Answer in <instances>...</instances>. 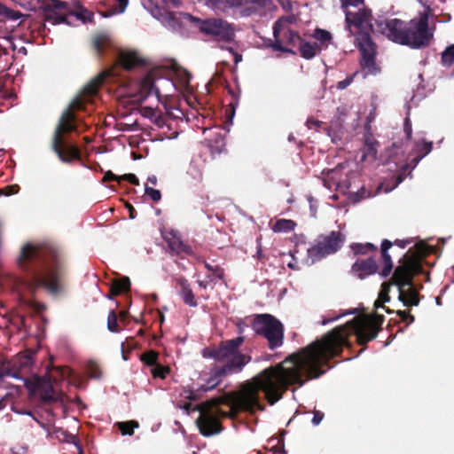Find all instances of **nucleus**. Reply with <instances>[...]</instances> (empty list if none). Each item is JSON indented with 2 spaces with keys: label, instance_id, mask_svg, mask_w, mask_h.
I'll return each instance as SVG.
<instances>
[{
  "label": "nucleus",
  "instance_id": "nucleus-1",
  "mask_svg": "<svg viewBox=\"0 0 454 454\" xmlns=\"http://www.w3.org/2000/svg\"><path fill=\"white\" fill-rule=\"evenodd\" d=\"M384 319V316L379 314L373 317H356L333 328L320 340L289 355L285 359V363L291 365V371L287 374L289 381H284L283 387H286L288 383H298L301 387L307 380L320 377L325 373L322 367L332 358L340 356L344 347L351 346L348 341L349 335H356L359 345H366L376 339Z\"/></svg>",
  "mask_w": 454,
  "mask_h": 454
},
{
  "label": "nucleus",
  "instance_id": "nucleus-2",
  "mask_svg": "<svg viewBox=\"0 0 454 454\" xmlns=\"http://www.w3.org/2000/svg\"><path fill=\"white\" fill-rule=\"evenodd\" d=\"M291 371L290 364L285 360L276 365L262 370L250 380L243 383L235 395L228 400L226 397L212 398L200 404V416L197 425L204 436H211L222 430L218 417H234L239 411H254L263 410L260 402V392L265 395L267 402L273 405L279 401L290 386L298 383H288L283 387L285 382L289 381L288 375Z\"/></svg>",
  "mask_w": 454,
  "mask_h": 454
},
{
  "label": "nucleus",
  "instance_id": "nucleus-3",
  "mask_svg": "<svg viewBox=\"0 0 454 454\" xmlns=\"http://www.w3.org/2000/svg\"><path fill=\"white\" fill-rule=\"evenodd\" d=\"M17 264L24 274L23 285L32 299L28 304L37 312L45 304L35 301L40 288L56 294L61 291L65 275V258L61 249L52 241L27 242L21 247Z\"/></svg>",
  "mask_w": 454,
  "mask_h": 454
},
{
  "label": "nucleus",
  "instance_id": "nucleus-4",
  "mask_svg": "<svg viewBox=\"0 0 454 454\" xmlns=\"http://www.w3.org/2000/svg\"><path fill=\"white\" fill-rule=\"evenodd\" d=\"M432 248L425 242L417 243L400 260L392 276V281L398 287V299L406 307L418 306L419 294L413 286V278L423 273L422 259L431 253Z\"/></svg>",
  "mask_w": 454,
  "mask_h": 454
},
{
  "label": "nucleus",
  "instance_id": "nucleus-5",
  "mask_svg": "<svg viewBox=\"0 0 454 454\" xmlns=\"http://www.w3.org/2000/svg\"><path fill=\"white\" fill-rule=\"evenodd\" d=\"M377 30L394 43L410 46L412 49L427 47L433 39L428 28V16L421 13L419 19L405 22L399 19L376 21Z\"/></svg>",
  "mask_w": 454,
  "mask_h": 454
},
{
  "label": "nucleus",
  "instance_id": "nucleus-6",
  "mask_svg": "<svg viewBox=\"0 0 454 454\" xmlns=\"http://www.w3.org/2000/svg\"><path fill=\"white\" fill-rule=\"evenodd\" d=\"M76 116L71 108H67L61 114L51 138V149L60 161L70 164L74 160H82L80 148L67 143L65 135L78 130Z\"/></svg>",
  "mask_w": 454,
  "mask_h": 454
},
{
  "label": "nucleus",
  "instance_id": "nucleus-7",
  "mask_svg": "<svg viewBox=\"0 0 454 454\" xmlns=\"http://www.w3.org/2000/svg\"><path fill=\"white\" fill-rule=\"evenodd\" d=\"M254 333L266 340L267 348L275 350L284 344L285 327L282 322L271 314H256L250 325Z\"/></svg>",
  "mask_w": 454,
  "mask_h": 454
},
{
  "label": "nucleus",
  "instance_id": "nucleus-8",
  "mask_svg": "<svg viewBox=\"0 0 454 454\" xmlns=\"http://www.w3.org/2000/svg\"><path fill=\"white\" fill-rule=\"evenodd\" d=\"M185 18L194 23L200 31L214 40L223 43H231L235 37V29L231 24L223 19L201 20L186 13Z\"/></svg>",
  "mask_w": 454,
  "mask_h": 454
},
{
  "label": "nucleus",
  "instance_id": "nucleus-9",
  "mask_svg": "<svg viewBox=\"0 0 454 454\" xmlns=\"http://www.w3.org/2000/svg\"><path fill=\"white\" fill-rule=\"evenodd\" d=\"M344 242L345 235L340 231H333L329 234L319 235L316 243L308 249V255L312 262H316L338 252Z\"/></svg>",
  "mask_w": 454,
  "mask_h": 454
},
{
  "label": "nucleus",
  "instance_id": "nucleus-10",
  "mask_svg": "<svg viewBox=\"0 0 454 454\" xmlns=\"http://www.w3.org/2000/svg\"><path fill=\"white\" fill-rule=\"evenodd\" d=\"M346 28L348 31V36H354L355 42H358L361 35H367L371 36L372 31V11L370 9H360L356 12H346Z\"/></svg>",
  "mask_w": 454,
  "mask_h": 454
},
{
  "label": "nucleus",
  "instance_id": "nucleus-11",
  "mask_svg": "<svg viewBox=\"0 0 454 454\" xmlns=\"http://www.w3.org/2000/svg\"><path fill=\"white\" fill-rule=\"evenodd\" d=\"M357 49L361 53L360 67L365 75H375L380 68L376 64V44L372 42V37L367 35H361L358 42H355Z\"/></svg>",
  "mask_w": 454,
  "mask_h": 454
},
{
  "label": "nucleus",
  "instance_id": "nucleus-12",
  "mask_svg": "<svg viewBox=\"0 0 454 454\" xmlns=\"http://www.w3.org/2000/svg\"><path fill=\"white\" fill-rule=\"evenodd\" d=\"M114 76V71L112 69L106 70L98 74L94 77L82 90L81 93L82 98H76L73 101L68 108L81 110L83 106L82 100L89 101L91 98L98 94V89L104 84V82Z\"/></svg>",
  "mask_w": 454,
  "mask_h": 454
},
{
  "label": "nucleus",
  "instance_id": "nucleus-13",
  "mask_svg": "<svg viewBox=\"0 0 454 454\" xmlns=\"http://www.w3.org/2000/svg\"><path fill=\"white\" fill-rule=\"evenodd\" d=\"M153 95L157 98L158 102L162 101V95L154 85L153 74L150 72L146 74L137 84V93L132 96L134 98L133 102L142 103L147 98Z\"/></svg>",
  "mask_w": 454,
  "mask_h": 454
},
{
  "label": "nucleus",
  "instance_id": "nucleus-14",
  "mask_svg": "<svg viewBox=\"0 0 454 454\" xmlns=\"http://www.w3.org/2000/svg\"><path fill=\"white\" fill-rule=\"evenodd\" d=\"M245 338L239 336L237 338L222 341L220 345L211 351V357L219 362H223L231 356L239 353V348L243 344Z\"/></svg>",
  "mask_w": 454,
  "mask_h": 454
},
{
  "label": "nucleus",
  "instance_id": "nucleus-15",
  "mask_svg": "<svg viewBox=\"0 0 454 454\" xmlns=\"http://www.w3.org/2000/svg\"><path fill=\"white\" fill-rule=\"evenodd\" d=\"M379 266L372 256L366 259H357L351 266L350 274L359 279H364L378 271Z\"/></svg>",
  "mask_w": 454,
  "mask_h": 454
},
{
  "label": "nucleus",
  "instance_id": "nucleus-16",
  "mask_svg": "<svg viewBox=\"0 0 454 454\" xmlns=\"http://www.w3.org/2000/svg\"><path fill=\"white\" fill-rule=\"evenodd\" d=\"M224 377L226 376L220 373V369L218 366L214 367L211 370V375L207 380V381L204 384H201L200 387H198L196 390L190 391L189 395H187V398L192 401L199 399L201 394L215 388L222 382Z\"/></svg>",
  "mask_w": 454,
  "mask_h": 454
},
{
  "label": "nucleus",
  "instance_id": "nucleus-17",
  "mask_svg": "<svg viewBox=\"0 0 454 454\" xmlns=\"http://www.w3.org/2000/svg\"><path fill=\"white\" fill-rule=\"evenodd\" d=\"M251 359L252 357L249 355L240 352L231 356L225 360V364L223 366H218L220 373L225 376L239 373L243 370L244 366L251 361Z\"/></svg>",
  "mask_w": 454,
  "mask_h": 454
},
{
  "label": "nucleus",
  "instance_id": "nucleus-18",
  "mask_svg": "<svg viewBox=\"0 0 454 454\" xmlns=\"http://www.w3.org/2000/svg\"><path fill=\"white\" fill-rule=\"evenodd\" d=\"M44 4L45 20L52 23L53 25L67 22V17L56 12L58 9H62L67 6L65 2L60 0H46Z\"/></svg>",
  "mask_w": 454,
  "mask_h": 454
},
{
  "label": "nucleus",
  "instance_id": "nucleus-19",
  "mask_svg": "<svg viewBox=\"0 0 454 454\" xmlns=\"http://www.w3.org/2000/svg\"><path fill=\"white\" fill-rule=\"evenodd\" d=\"M119 63L126 70H132L136 67L147 66L148 62L136 51H121L119 54Z\"/></svg>",
  "mask_w": 454,
  "mask_h": 454
},
{
  "label": "nucleus",
  "instance_id": "nucleus-20",
  "mask_svg": "<svg viewBox=\"0 0 454 454\" xmlns=\"http://www.w3.org/2000/svg\"><path fill=\"white\" fill-rule=\"evenodd\" d=\"M291 22V19L288 17H282L278 19L273 25V36L274 43L270 45L271 48L276 51L294 53L291 49L283 46V41L280 39V35L283 30V22Z\"/></svg>",
  "mask_w": 454,
  "mask_h": 454
},
{
  "label": "nucleus",
  "instance_id": "nucleus-21",
  "mask_svg": "<svg viewBox=\"0 0 454 454\" xmlns=\"http://www.w3.org/2000/svg\"><path fill=\"white\" fill-rule=\"evenodd\" d=\"M33 353L19 355L11 361L12 364H13L17 372H19L23 376V381L25 385H27L28 382V380L26 378V374L33 364Z\"/></svg>",
  "mask_w": 454,
  "mask_h": 454
},
{
  "label": "nucleus",
  "instance_id": "nucleus-22",
  "mask_svg": "<svg viewBox=\"0 0 454 454\" xmlns=\"http://www.w3.org/2000/svg\"><path fill=\"white\" fill-rule=\"evenodd\" d=\"M169 249L176 254H191L192 249L190 246L186 245L180 237L175 234L173 231L165 238Z\"/></svg>",
  "mask_w": 454,
  "mask_h": 454
},
{
  "label": "nucleus",
  "instance_id": "nucleus-23",
  "mask_svg": "<svg viewBox=\"0 0 454 454\" xmlns=\"http://www.w3.org/2000/svg\"><path fill=\"white\" fill-rule=\"evenodd\" d=\"M176 285L179 286L178 293L181 295L183 301L190 307H197L198 302L188 280L183 277L178 278L176 279Z\"/></svg>",
  "mask_w": 454,
  "mask_h": 454
},
{
  "label": "nucleus",
  "instance_id": "nucleus-24",
  "mask_svg": "<svg viewBox=\"0 0 454 454\" xmlns=\"http://www.w3.org/2000/svg\"><path fill=\"white\" fill-rule=\"evenodd\" d=\"M392 246L393 243L388 239H384L381 243L380 253L384 267L380 272V275L383 278L387 277L393 269V262L390 254H388V250Z\"/></svg>",
  "mask_w": 454,
  "mask_h": 454
},
{
  "label": "nucleus",
  "instance_id": "nucleus-25",
  "mask_svg": "<svg viewBox=\"0 0 454 454\" xmlns=\"http://www.w3.org/2000/svg\"><path fill=\"white\" fill-rule=\"evenodd\" d=\"M130 289V280L128 277L115 278L112 281L110 294L113 296L120 295L129 292Z\"/></svg>",
  "mask_w": 454,
  "mask_h": 454
},
{
  "label": "nucleus",
  "instance_id": "nucleus-26",
  "mask_svg": "<svg viewBox=\"0 0 454 454\" xmlns=\"http://www.w3.org/2000/svg\"><path fill=\"white\" fill-rule=\"evenodd\" d=\"M300 53L301 56L306 59L314 58L317 53L321 50L317 43L305 42L301 39L300 41Z\"/></svg>",
  "mask_w": 454,
  "mask_h": 454
},
{
  "label": "nucleus",
  "instance_id": "nucleus-27",
  "mask_svg": "<svg viewBox=\"0 0 454 454\" xmlns=\"http://www.w3.org/2000/svg\"><path fill=\"white\" fill-rule=\"evenodd\" d=\"M207 141L212 154L221 153L225 149V139L220 132L215 133L212 138H208Z\"/></svg>",
  "mask_w": 454,
  "mask_h": 454
},
{
  "label": "nucleus",
  "instance_id": "nucleus-28",
  "mask_svg": "<svg viewBox=\"0 0 454 454\" xmlns=\"http://www.w3.org/2000/svg\"><path fill=\"white\" fill-rule=\"evenodd\" d=\"M379 142L375 140L372 136H367L364 140L363 160L367 157H371L375 160L378 153Z\"/></svg>",
  "mask_w": 454,
  "mask_h": 454
},
{
  "label": "nucleus",
  "instance_id": "nucleus-29",
  "mask_svg": "<svg viewBox=\"0 0 454 454\" xmlns=\"http://www.w3.org/2000/svg\"><path fill=\"white\" fill-rule=\"evenodd\" d=\"M433 149V143L427 142L422 140L421 142H418L415 144V151L417 156L411 160V162L415 165L419 163V161L427 155Z\"/></svg>",
  "mask_w": 454,
  "mask_h": 454
},
{
  "label": "nucleus",
  "instance_id": "nucleus-30",
  "mask_svg": "<svg viewBox=\"0 0 454 454\" xmlns=\"http://www.w3.org/2000/svg\"><path fill=\"white\" fill-rule=\"evenodd\" d=\"M296 223L290 219H278L272 226L274 232H289L294 230Z\"/></svg>",
  "mask_w": 454,
  "mask_h": 454
},
{
  "label": "nucleus",
  "instance_id": "nucleus-31",
  "mask_svg": "<svg viewBox=\"0 0 454 454\" xmlns=\"http://www.w3.org/2000/svg\"><path fill=\"white\" fill-rule=\"evenodd\" d=\"M350 248L355 255L367 254L370 252L377 251V247L372 243H353L350 245Z\"/></svg>",
  "mask_w": 454,
  "mask_h": 454
},
{
  "label": "nucleus",
  "instance_id": "nucleus-32",
  "mask_svg": "<svg viewBox=\"0 0 454 454\" xmlns=\"http://www.w3.org/2000/svg\"><path fill=\"white\" fill-rule=\"evenodd\" d=\"M4 377H12L23 380V376L17 372L11 361L4 364L0 368V379H4Z\"/></svg>",
  "mask_w": 454,
  "mask_h": 454
},
{
  "label": "nucleus",
  "instance_id": "nucleus-33",
  "mask_svg": "<svg viewBox=\"0 0 454 454\" xmlns=\"http://www.w3.org/2000/svg\"><path fill=\"white\" fill-rule=\"evenodd\" d=\"M117 427L123 435H133L134 429L139 427V424L136 420H129L125 422H118Z\"/></svg>",
  "mask_w": 454,
  "mask_h": 454
},
{
  "label": "nucleus",
  "instance_id": "nucleus-34",
  "mask_svg": "<svg viewBox=\"0 0 454 454\" xmlns=\"http://www.w3.org/2000/svg\"><path fill=\"white\" fill-rule=\"evenodd\" d=\"M109 44V38L105 35H98L93 40V47L98 56H101Z\"/></svg>",
  "mask_w": 454,
  "mask_h": 454
},
{
  "label": "nucleus",
  "instance_id": "nucleus-35",
  "mask_svg": "<svg viewBox=\"0 0 454 454\" xmlns=\"http://www.w3.org/2000/svg\"><path fill=\"white\" fill-rule=\"evenodd\" d=\"M283 43H286L287 44L294 45L297 41H301V37L300 36L299 33L287 27L285 28L283 27Z\"/></svg>",
  "mask_w": 454,
  "mask_h": 454
},
{
  "label": "nucleus",
  "instance_id": "nucleus-36",
  "mask_svg": "<svg viewBox=\"0 0 454 454\" xmlns=\"http://www.w3.org/2000/svg\"><path fill=\"white\" fill-rule=\"evenodd\" d=\"M441 63L443 67H450L454 63V44L448 46L441 56Z\"/></svg>",
  "mask_w": 454,
  "mask_h": 454
},
{
  "label": "nucleus",
  "instance_id": "nucleus-37",
  "mask_svg": "<svg viewBox=\"0 0 454 454\" xmlns=\"http://www.w3.org/2000/svg\"><path fill=\"white\" fill-rule=\"evenodd\" d=\"M107 329L112 333H120L121 330L118 325V315L114 310H111L108 314Z\"/></svg>",
  "mask_w": 454,
  "mask_h": 454
},
{
  "label": "nucleus",
  "instance_id": "nucleus-38",
  "mask_svg": "<svg viewBox=\"0 0 454 454\" xmlns=\"http://www.w3.org/2000/svg\"><path fill=\"white\" fill-rule=\"evenodd\" d=\"M119 4L118 9L114 6L110 10L106 12H101L103 17L108 18L114 14L123 12L129 4V0H116Z\"/></svg>",
  "mask_w": 454,
  "mask_h": 454
},
{
  "label": "nucleus",
  "instance_id": "nucleus-39",
  "mask_svg": "<svg viewBox=\"0 0 454 454\" xmlns=\"http://www.w3.org/2000/svg\"><path fill=\"white\" fill-rule=\"evenodd\" d=\"M391 285H394L392 280L390 282H384L381 285V290L380 292L379 298H378L379 303H385V302H387L390 301L388 293H389Z\"/></svg>",
  "mask_w": 454,
  "mask_h": 454
},
{
  "label": "nucleus",
  "instance_id": "nucleus-40",
  "mask_svg": "<svg viewBox=\"0 0 454 454\" xmlns=\"http://www.w3.org/2000/svg\"><path fill=\"white\" fill-rule=\"evenodd\" d=\"M158 357H159L158 352H156L154 350H149V351L145 352L141 356V360L145 364L153 366V365L158 364H157Z\"/></svg>",
  "mask_w": 454,
  "mask_h": 454
},
{
  "label": "nucleus",
  "instance_id": "nucleus-41",
  "mask_svg": "<svg viewBox=\"0 0 454 454\" xmlns=\"http://www.w3.org/2000/svg\"><path fill=\"white\" fill-rule=\"evenodd\" d=\"M0 15L4 16L5 18L11 20H17L21 17V13L18 11H13L3 4L0 3Z\"/></svg>",
  "mask_w": 454,
  "mask_h": 454
},
{
  "label": "nucleus",
  "instance_id": "nucleus-42",
  "mask_svg": "<svg viewBox=\"0 0 454 454\" xmlns=\"http://www.w3.org/2000/svg\"><path fill=\"white\" fill-rule=\"evenodd\" d=\"M87 372L93 379H99L101 377V370L98 364L93 361L87 364Z\"/></svg>",
  "mask_w": 454,
  "mask_h": 454
},
{
  "label": "nucleus",
  "instance_id": "nucleus-43",
  "mask_svg": "<svg viewBox=\"0 0 454 454\" xmlns=\"http://www.w3.org/2000/svg\"><path fill=\"white\" fill-rule=\"evenodd\" d=\"M170 372V368L168 366H163L161 364H156L153 369L152 373L154 378L165 379L166 376Z\"/></svg>",
  "mask_w": 454,
  "mask_h": 454
},
{
  "label": "nucleus",
  "instance_id": "nucleus-44",
  "mask_svg": "<svg viewBox=\"0 0 454 454\" xmlns=\"http://www.w3.org/2000/svg\"><path fill=\"white\" fill-rule=\"evenodd\" d=\"M314 37L321 43H327L332 39V35L329 31L317 28L314 31Z\"/></svg>",
  "mask_w": 454,
  "mask_h": 454
},
{
  "label": "nucleus",
  "instance_id": "nucleus-45",
  "mask_svg": "<svg viewBox=\"0 0 454 454\" xmlns=\"http://www.w3.org/2000/svg\"><path fill=\"white\" fill-rule=\"evenodd\" d=\"M53 387L51 385H48L41 390V399L43 400V403H51L55 400L53 397Z\"/></svg>",
  "mask_w": 454,
  "mask_h": 454
},
{
  "label": "nucleus",
  "instance_id": "nucleus-46",
  "mask_svg": "<svg viewBox=\"0 0 454 454\" xmlns=\"http://www.w3.org/2000/svg\"><path fill=\"white\" fill-rule=\"evenodd\" d=\"M374 194L371 192V191H368L365 187H361L355 194H354V197H353V201L355 203L356 202H359L360 200H364V199H367V198H370L372 196H373Z\"/></svg>",
  "mask_w": 454,
  "mask_h": 454
},
{
  "label": "nucleus",
  "instance_id": "nucleus-47",
  "mask_svg": "<svg viewBox=\"0 0 454 454\" xmlns=\"http://www.w3.org/2000/svg\"><path fill=\"white\" fill-rule=\"evenodd\" d=\"M20 191L18 184L6 185L4 188H0V196H11L17 194Z\"/></svg>",
  "mask_w": 454,
  "mask_h": 454
},
{
  "label": "nucleus",
  "instance_id": "nucleus-48",
  "mask_svg": "<svg viewBox=\"0 0 454 454\" xmlns=\"http://www.w3.org/2000/svg\"><path fill=\"white\" fill-rule=\"evenodd\" d=\"M145 193L151 198L153 201H159L161 199V193L159 190L145 185Z\"/></svg>",
  "mask_w": 454,
  "mask_h": 454
},
{
  "label": "nucleus",
  "instance_id": "nucleus-49",
  "mask_svg": "<svg viewBox=\"0 0 454 454\" xmlns=\"http://www.w3.org/2000/svg\"><path fill=\"white\" fill-rule=\"evenodd\" d=\"M277 441V443L271 446L273 454H286L284 441L279 439H270L269 443Z\"/></svg>",
  "mask_w": 454,
  "mask_h": 454
},
{
  "label": "nucleus",
  "instance_id": "nucleus-50",
  "mask_svg": "<svg viewBox=\"0 0 454 454\" xmlns=\"http://www.w3.org/2000/svg\"><path fill=\"white\" fill-rule=\"evenodd\" d=\"M396 314L399 316L402 322L410 325L414 322V316L410 313V310H397Z\"/></svg>",
  "mask_w": 454,
  "mask_h": 454
},
{
  "label": "nucleus",
  "instance_id": "nucleus-51",
  "mask_svg": "<svg viewBox=\"0 0 454 454\" xmlns=\"http://www.w3.org/2000/svg\"><path fill=\"white\" fill-rule=\"evenodd\" d=\"M403 132L405 133L406 140L410 141L412 135L411 121L409 117L404 119L403 122Z\"/></svg>",
  "mask_w": 454,
  "mask_h": 454
},
{
  "label": "nucleus",
  "instance_id": "nucleus-52",
  "mask_svg": "<svg viewBox=\"0 0 454 454\" xmlns=\"http://www.w3.org/2000/svg\"><path fill=\"white\" fill-rule=\"evenodd\" d=\"M121 180L128 181L129 183H130V184H132L134 185H138L139 184V180L136 176V175H134V174H125V175H122V176H120V182Z\"/></svg>",
  "mask_w": 454,
  "mask_h": 454
},
{
  "label": "nucleus",
  "instance_id": "nucleus-53",
  "mask_svg": "<svg viewBox=\"0 0 454 454\" xmlns=\"http://www.w3.org/2000/svg\"><path fill=\"white\" fill-rule=\"evenodd\" d=\"M354 75H350V76H348L346 77L344 80L342 81H340L338 83H337V89L339 90H344L346 89L348 85H350V83L353 82V79H354Z\"/></svg>",
  "mask_w": 454,
  "mask_h": 454
},
{
  "label": "nucleus",
  "instance_id": "nucleus-54",
  "mask_svg": "<svg viewBox=\"0 0 454 454\" xmlns=\"http://www.w3.org/2000/svg\"><path fill=\"white\" fill-rule=\"evenodd\" d=\"M342 7L358 6L364 3V0H340Z\"/></svg>",
  "mask_w": 454,
  "mask_h": 454
},
{
  "label": "nucleus",
  "instance_id": "nucleus-55",
  "mask_svg": "<svg viewBox=\"0 0 454 454\" xmlns=\"http://www.w3.org/2000/svg\"><path fill=\"white\" fill-rule=\"evenodd\" d=\"M118 181L120 182V176L114 175L112 171H107L104 177L103 182Z\"/></svg>",
  "mask_w": 454,
  "mask_h": 454
},
{
  "label": "nucleus",
  "instance_id": "nucleus-56",
  "mask_svg": "<svg viewBox=\"0 0 454 454\" xmlns=\"http://www.w3.org/2000/svg\"><path fill=\"white\" fill-rule=\"evenodd\" d=\"M324 418V413L319 411H314V415H313V418H312V423L313 425L315 426H317L320 424V422L322 421Z\"/></svg>",
  "mask_w": 454,
  "mask_h": 454
},
{
  "label": "nucleus",
  "instance_id": "nucleus-57",
  "mask_svg": "<svg viewBox=\"0 0 454 454\" xmlns=\"http://www.w3.org/2000/svg\"><path fill=\"white\" fill-rule=\"evenodd\" d=\"M226 3L231 8H238L245 4V0H226Z\"/></svg>",
  "mask_w": 454,
  "mask_h": 454
},
{
  "label": "nucleus",
  "instance_id": "nucleus-58",
  "mask_svg": "<svg viewBox=\"0 0 454 454\" xmlns=\"http://www.w3.org/2000/svg\"><path fill=\"white\" fill-rule=\"evenodd\" d=\"M320 124L321 121L317 120L309 119L307 121V126L309 129L318 128Z\"/></svg>",
  "mask_w": 454,
  "mask_h": 454
},
{
  "label": "nucleus",
  "instance_id": "nucleus-59",
  "mask_svg": "<svg viewBox=\"0 0 454 454\" xmlns=\"http://www.w3.org/2000/svg\"><path fill=\"white\" fill-rule=\"evenodd\" d=\"M394 243L401 248H405L411 241L408 239H395Z\"/></svg>",
  "mask_w": 454,
  "mask_h": 454
},
{
  "label": "nucleus",
  "instance_id": "nucleus-60",
  "mask_svg": "<svg viewBox=\"0 0 454 454\" xmlns=\"http://www.w3.org/2000/svg\"><path fill=\"white\" fill-rule=\"evenodd\" d=\"M374 306H375V308H377V309H378V308H380V307L383 308V309H385V311H386L387 314H391V313H393V310H391V309H390L389 308H387V307H385V306H384V303H379V302H378V299L375 301V302H374Z\"/></svg>",
  "mask_w": 454,
  "mask_h": 454
},
{
  "label": "nucleus",
  "instance_id": "nucleus-61",
  "mask_svg": "<svg viewBox=\"0 0 454 454\" xmlns=\"http://www.w3.org/2000/svg\"><path fill=\"white\" fill-rule=\"evenodd\" d=\"M213 273L219 278H223V271L219 266H215Z\"/></svg>",
  "mask_w": 454,
  "mask_h": 454
},
{
  "label": "nucleus",
  "instance_id": "nucleus-62",
  "mask_svg": "<svg viewBox=\"0 0 454 454\" xmlns=\"http://www.w3.org/2000/svg\"><path fill=\"white\" fill-rule=\"evenodd\" d=\"M230 51H231L233 53V55H234V62H235L236 64H237V63H239V62H240V61L242 60V56H241L239 53H238V52L234 51H233V49H231V48L230 49Z\"/></svg>",
  "mask_w": 454,
  "mask_h": 454
},
{
  "label": "nucleus",
  "instance_id": "nucleus-63",
  "mask_svg": "<svg viewBox=\"0 0 454 454\" xmlns=\"http://www.w3.org/2000/svg\"><path fill=\"white\" fill-rule=\"evenodd\" d=\"M127 207H128V208H129V217H130L131 219H134V218L136 217V215H136V210H135V208H134L130 204H128V206H127Z\"/></svg>",
  "mask_w": 454,
  "mask_h": 454
},
{
  "label": "nucleus",
  "instance_id": "nucleus-64",
  "mask_svg": "<svg viewBox=\"0 0 454 454\" xmlns=\"http://www.w3.org/2000/svg\"><path fill=\"white\" fill-rule=\"evenodd\" d=\"M119 317H120L121 321H125L128 317V312L125 310H121L119 313Z\"/></svg>",
  "mask_w": 454,
  "mask_h": 454
}]
</instances>
